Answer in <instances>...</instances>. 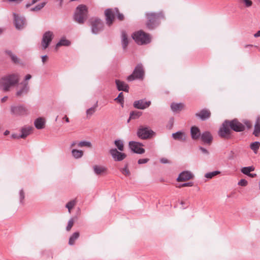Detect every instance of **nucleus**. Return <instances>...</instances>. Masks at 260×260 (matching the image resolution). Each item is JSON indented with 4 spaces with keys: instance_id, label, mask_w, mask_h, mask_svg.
<instances>
[{
    "instance_id": "f3484780",
    "label": "nucleus",
    "mask_w": 260,
    "mask_h": 260,
    "mask_svg": "<svg viewBox=\"0 0 260 260\" xmlns=\"http://www.w3.org/2000/svg\"><path fill=\"white\" fill-rule=\"evenodd\" d=\"M14 24L17 29H21L25 24V19L23 17L20 16L16 13H13Z\"/></svg>"
},
{
    "instance_id": "ea45409f",
    "label": "nucleus",
    "mask_w": 260,
    "mask_h": 260,
    "mask_svg": "<svg viewBox=\"0 0 260 260\" xmlns=\"http://www.w3.org/2000/svg\"><path fill=\"white\" fill-rule=\"evenodd\" d=\"M76 204V200H73L69 202L66 205V207L68 208L69 212L71 213V209L75 206Z\"/></svg>"
},
{
    "instance_id": "9d476101",
    "label": "nucleus",
    "mask_w": 260,
    "mask_h": 260,
    "mask_svg": "<svg viewBox=\"0 0 260 260\" xmlns=\"http://www.w3.org/2000/svg\"><path fill=\"white\" fill-rule=\"evenodd\" d=\"M228 122L231 131L236 132H242L245 129V125L237 119H234L232 120H228Z\"/></svg>"
},
{
    "instance_id": "f03ea898",
    "label": "nucleus",
    "mask_w": 260,
    "mask_h": 260,
    "mask_svg": "<svg viewBox=\"0 0 260 260\" xmlns=\"http://www.w3.org/2000/svg\"><path fill=\"white\" fill-rule=\"evenodd\" d=\"M145 16L147 19L146 26L150 30L158 26L160 23V20L165 18L162 12H148L145 14Z\"/></svg>"
},
{
    "instance_id": "bb28decb",
    "label": "nucleus",
    "mask_w": 260,
    "mask_h": 260,
    "mask_svg": "<svg viewBox=\"0 0 260 260\" xmlns=\"http://www.w3.org/2000/svg\"><path fill=\"white\" fill-rule=\"evenodd\" d=\"M121 44L123 49H125L128 44L127 35L124 30L121 31Z\"/></svg>"
},
{
    "instance_id": "de8ad7c7",
    "label": "nucleus",
    "mask_w": 260,
    "mask_h": 260,
    "mask_svg": "<svg viewBox=\"0 0 260 260\" xmlns=\"http://www.w3.org/2000/svg\"><path fill=\"white\" fill-rule=\"evenodd\" d=\"M243 123L245 125L247 129H249L252 127V124L250 121L247 120H244L243 121Z\"/></svg>"
},
{
    "instance_id": "8fccbe9b",
    "label": "nucleus",
    "mask_w": 260,
    "mask_h": 260,
    "mask_svg": "<svg viewBox=\"0 0 260 260\" xmlns=\"http://www.w3.org/2000/svg\"><path fill=\"white\" fill-rule=\"evenodd\" d=\"M199 149L201 150L202 153L205 155H208L209 154V151L205 148L200 146L199 147Z\"/></svg>"
},
{
    "instance_id": "e433bc0d",
    "label": "nucleus",
    "mask_w": 260,
    "mask_h": 260,
    "mask_svg": "<svg viewBox=\"0 0 260 260\" xmlns=\"http://www.w3.org/2000/svg\"><path fill=\"white\" fill-rule=\"evenodd\" d=\"M72 154L75 158L77 159L81 158L83 156V152L81 150L73 149L72 151Z\"/></svg>"
},
{
    "instance_id": "473e14b6",
    "label": "nucleus",
    "mask_w": 260,
    "mask_h": 260,
    "mask_svg": "<svg viewBox=\"0 0 260 260\" xmlns=\"http://www.w3.org/2000/svg\"><path fill=\"white\" fill-rule=\"evenodd\" d=\"M254 170V167L252 166L249 167H243L241 169V172L248 176L251 172H252Z\"/></svg>"
},
{
    "instance_id": "7c9ffc66",
    "label": "nucleus",
    "mask_w": 260,
    "mask_h": 260,
    "mask_svg": "<svg viewBox=\"0 0 260 260\" xmlns=\"http://www.w3.org/2000/svg\"><path fill=\"white\" fill-rule=\"evenodd\" d=\"M79 232H78L74 233L69 238V244L70 245H73L76 240L79 237Z\"/></svg>"
},
{
    "instance_id": "f257e3e1",
    "label": "nucleus",
    "mask_w": 260,
    "mask_h": 260,
    "mask_svg": "<svg viewBox=\"0 0 260 260\" xmlns=\"http://www.w3.org/2000/svg\"><path fill=\"white\" fill-rule=\"evenodd\" d=\"M18 73L8 74L0 78V89L4 92L10 91L11 88L17 85L19 82Z\"/></svg>"
},
{
    "instance_id": "680f3d73",
    "label": "nucleus",
    "mask_w": 260,
    "mask_h": 260,
    "mask_svg": "<svg viewBox=\"0 0 260 260\" xmlns=\"http://www.w3.org/2000/svg\"><path fill=\"white\" fill-rule=\"evenodd\" d=\"M47 58H48V57H47V56L46 55L42 56V62L43 63H44L46 61V60L47 59Z\"/></svg>"
},
{
    "instance_id": "a18cd8bd",
    "label": "nucleus",
    "mask_w": 260,
    "mask_h": 260,
    "mask_svg": "<svg viewBox=\"0 0 260 260\" xmlns=\"http://www.w3.org/2000/svg\"><path fill=\"white\" fill-rule=\"evenodd\" d=\"M74 223V221L73 220V218H71L68 223V225L66 227V230L67 231H70L71 229H72V226H73Z\"/></svg>"
},
{
    "instance_id": "a19ab883",
    "label": "nucleus",
    "mask_w": 260,
    "mask_h": 260,
    "mask_svg": "<svg viewBox=\"0 0 260 260\" xmlns=\"http://www.w3.org/2000/svg\"><path fill=\"white\" fill-rule=\"evenodd\" d=\"M220 172L218 171H215L211 172H208L205 174V177L208 179H211L214 176L220 174Z\"/></svg>"
},
{
    "instance_id": "20e7f679",
    "label": "nucleus",
    "mask_w": 260,
    "mask_h": 260,
    "mask_svg": "<svg viewBox=\"0 0 260 260\" xmlns=\"http://www.w3.org/2000/svg\"><path fill=\"white\" fill-rule=\"evenodd\" d=\"M132 38L138 45L147 44L151 41L149 35L142 30L133 33Z\"/></svg>"
},
{
    "instance_id": "603ef678",
    "label": "nucleus",
    "mask_w": 260,
    "mask_h": 260,
    "mask_svg": "<svg viewBox=\"0 0 260 260\" xmlns=\"http://www.w3.org/2000/svg\"><path fill=\"white\" fill-rule=\"evenodd\" d=\"M149 160V159L148 158H142V159H139L138 161V163L139 164H146L147 163L148 161Z\"/></svg>"
},
{
    "instance_id": "f8f14e48",
    "label": "nucleus",
    "mask_w": 260,
    "mask_h": 260,
    "mask_svg": "<svg viewBox=\"0 0 260 260\" xmlns=\"http://www.w3.org/2000/svg\"><path fill=\"white\" fill-rule=\"evenodd\" d=\"M53 38V34L51 31H46L43 35L41 45L42 49H46L49 45Z\"/></svg>"
},
{
    "instance_id": "0e129e2a",
    "label": "nucleus",
    "mask_w": 260,
    "mask_h": 260,
    "mask_svg": "<svg viewBox=\"0 0 260 260\" xmlns=\"http://www.w3.org/2000/svg\"><path fill=\"white\" fill-rule=\"evenodd\" d=\"M254 37L255 38H257V37H260V30H258L256 33H255L254 35Z\"/></svg>"
},
{
    "instance_id": "6e6552de",
    "label": "nucleus",
    "mask_w": 260,
    "mask_h": 260,
    "mask_svg": "<svg viewBox=\"0 0 260 260\" xmlns=\"http://www.w3.org/2000/svg\"><path fill=\"white\" fill-rule=\"evenodd\" d=\"M29 86L27 82H21L16 88L15 96L21 98L26 95L29 91Z\"/></svg>"
},
{
    "instance_id": "79ce46f5",
    "label": "nucleus",
    "mask_w": 260,
    "mask_h": 260,
    "mask_svg": "<svg viewBox=\"0 0 260 260\" xmlns=\"http://www.w3.org/2000/svg\"><path fill=\"white\" fill-rule=\"evenodd\" d=\"M114 10L117 19L120 21L123 20L124 19V15L119 12L118 9L117 8H115Z\"/></svg>"
},
{
    "instance_id": "9b49d317",
    "label": "nucleus",
    "mask_w": 260,
    "mask_h": 260,
    "mask_svg": "<svg viewBox=\"0 0 260 260\" xmlns=\"http://www.w3.org/2000/svg\"><path fill=\"white\" fill-rule=\"evenodd\" d=\"M11 113L15 116L26 115L28 114V110L22 105L12 106L11 107Z\"/></svg>"
},
{
    "instance_id": "72a5a7b5",
    "label": "nucleus",
    "mask_w": 260,
    "mask_h": 260,
    "mask_svg": "<svg viewBox=\"0 0 260 260\" xmlns=\"http://www.w3.org/2000/svg\"><path fill=\"white\" fill-rule=\"evenodd\" d=\"M71 44V42L70 41L66 39H61L56 44V47H58L61 46H69Z\"/></svg>"
},
{
    "instance_id": "13d9d810",
    "label": "nucleus",
    "mask_w": 260,
    "mask_h": 260,
    "mask_svg": "<svg viewBox=\"0 0 260 260\" xmlns=\"http://www.w3.org/2000/svg\"><path fill=\"white\" fill-rule=\"evenodd\" d=\"M160 161L162 163V164H167V163H168L169 162V160L167 159V158H162L160 159Z\"/></svg>"
},
{
    "instance_id": "5701e85b",
    "label": "nucleus",
    "mask_w": 260,
    "mask_h": 260,
    "mask_svg": "<svg viewBox=\"0 0 260 260\" xmlns=\"http://www.w3.org/2000/svg\"><path fill=\"white\" fill-rule=\"evenodd\" d=\"M94 173L96 175H102L107 172V168L104 166L95 165L93 167Z\"/></svg>"
},
{
    "instance_id": "09e8293b",
    "label": "nucleus",
    "mask_w": 260,
    "mask_h": 260,
    "mask_svg": "<svg viewBox=\"0 0 260 260\" xmlns=\"http://www.w3.org/2000/svg\"><path fill=\"white\" fill-rule=\"evenodd\" d=\"M248 184V182L247 180H246L245 179H241L238 184L239 185H240V186H246Z\"/></svg>"
},
{
    "instance_id": "dca6fc26",
    "label": "nucleus",
    "mask_w": 260,
    "mask_h": 260,
    "mask_svg": "<svg viewBox=\"0 0 260 260\" xmlns=\"http://www.w3.org/2000/svg\"><path fill=\"white\" fill-rule=\"evenodd\" d=\"M151 101H146L145 99H141L137 101H135L133 103V106L134 108L144 110L148 108L151 105Z\"/></svg>"
},
{
    "instance_id": "393cba45",
    "label": "nucleus",
    "mask_w": 260,
    "mask_h": 260,
    "mask_svg": "<svg viewBox=\"0 0 260 260\" xmlns=\"http://www.w3.org/2000/svg\"><path fill=\"white\" fill-rule=\"evenodd\" d=\"M32 128L31 126H24L22 127L21 129V134L19 135V137L22 139L25 138L30 134Z\"/></svg>"
},
{
    "instance_id": "c03bdc74",
    "label": "nucleus",
    "mask_w": 260,
    "mask_h": 260,
    "mask_svg": "<svg viewBox=\"0 0 260 260\" xmlns=\"http://www.w3.org/2000/svg\"><path fill=\"white\" fill-rule=\"evenodd\" d=\"M78 146L80 147L84 146L90 147L91 146V144L90 142L83 141L79 143Z\"/></svg>"
},
{
    "instance_id": "2eb2a0df",
    "label": "nucleus",
    "mask_w": 260,
    "mask_h": 260,
    "mask_svg": "<svg viewBox=\"0 0 260 260\" xmlns=\"http://www.w3.org/2000/svg\"><path fill=\"white\" fill-rule=\"evenodd\" d=\"M109 152L113 159L116 161H122L126 157V155L124 153L118 151L116 148L111 149Z\"/></svg>"
},
{
    "instance_id": "5fc2aeb1",
    "label": "nucleus",
    "mask_w": 260,
    "mask_h": 260,
    "mask_svg": "<svg viewBox=\"0 0 260 260\" xmlns=\"http://www.w3.org/2000/svg\"><path fill=\"white\" fill-rule=\"evenodd\" d=\"M10 57L14 62L16 63L18 62L17 57L14 54L11 56H10Z\"/></svg>"
},
{
    "instance_id": "4468645a",
    "label": "nucleus",
    "mask_w": 260,
    "mask_h": 260,
    "mask_svg": "<svg viewBox=\"0 0 260 260\" xmlns=\"http://www.w3.org/2000/svg\"><path fill=\"white\" fill-rule=\"evenodd\" d=\"M105 19L106 24L110 26L113 23L115 19V10L114 9H107L105 11Z\"/></svg>"
},
{
    "instance_id": "bf43d9fd",
    "label": "nucleus",
    "mask_w": 260,
    "mask_h": 260,
    "mask_svg": "<svg viewBox=\"0 0 260 260\" xmlns=\"http://www.w3.org/2000/svg\"><path fill=\"white\" fill-rule=\"evenodd\" d=\"M31 78V76L30 74H27L25 76L24 81L23 82H27V80Z\"/></svg>"
},
{
    "instance_id": "2f4dec72",
    "label": "nucleus",
    "mask_w": 260,
    "mask_h": 260,
    "mask_svg": "<svg viewBox=\"0 0 260 260\" xmlns=\"http://www.w3.org/2000/svg\"><path fill=\"white\" fill-rule=\"evenodd\" d=\"M98 101L95 103L94 106L86 110V115L87 117H90L92 116L96 111V108L98 107Z\"/></svg>"
},
{
    "instance_id": "ddd939ff",
    "label": "nucleus",
    "mask_w": 260,
    "mask_h": 260,
    "mask_svg": "<svg viewBox=\"0 0 260 260\" xmlns=\"http://www.w3.org/2000/svg\"><path fill=\"white\" fill-rule=\"evenodd\" d=\"M143 145L142 143L135 141H130L129 142V147L131 150L135 153L143 154L145 150L142 148Z\"/></svg>"
},
{
    "instance_id": "c85d7f7f",
    "label": "nucleus",
    "mask_w": 260,
    "mask_h": 260,
    "mask_svg": "<svg viewBox=\"0 0 260 260\" xmlns=\"http://www.w3.org/2000/svg\"><path fill=\"white\" fill-rule=\"evenodd\" d=\"M260 134V118L257 117L254 125V131L253 135L255 137L259 136Z\"/></svg>"
},
{
    "instance_id": "f704fd0d",
    "label": "nucleus",
    "mask_w": 260,
    "mask_h": 260,
    "mask_svg": "<svg viewBox=\"0 0 260 260\" xmlns=\"http://www.w3.org/2000/svg\"><path fill=\"white\" fill-rule=\"evenodd\" d=\"M47 3V1L43 2L38 5H37L34 7H32L30 9L31 11H38L41 10L43 8L45 7V6Z\"/></svg>"
},
{
    "instance_id": "4c0bfd02",
    "label": "nucleus",
    "mask_w": 260,
    "mask_h": 260,
    "mask_svg": "<svg viewBox=\"0 0 260 260\" xmlns=\"http://www.w3.org/2000/svg\"><path fill=\"white\" fill-rule=\"evenodd\" d=\"M115 101L120 103L121 107L123 108L124 105V96L122 92L119 93L118 96L114 99Z\"/></svg>"
},
{
    "instance_id": "6e6d98bb",
    "label": "nucleus",
    "mask_w": 260,
    "mask_h": 260,
    "mask_svg": "<svg viewBox=\"0 0 260 260\" xmlns=\"http://www.w3.org/2000/svg\"><path fill=\"white\" fill-rule=\"evenodd\" d=\"M40 0H32L31 1V4H26V8H28L29 7V6H30L31 5L36 3L37 2L40 1Z\"/></svg>"
},
{
    "instance_id": "412c9836",
    "label": "nucleus",
    "mask_w": 260,
    "mask_h": 260,
    "mask_svg": "<svg viewBox=\"0 0 260 260\" xmlns=\"http://www.w3.org/2000/svg\"><path fill=\"white\" fill-rule=\"evenodd\" d=\"M202 141L207 144H210L213 140V137L209 132H203L200 136Z\"/></svg>"
},
{
    "instance_id": "c756f323",
    "label": "nucleus",
    "mask_w": 260,
    "mask_h": 260,
    "mask_svg": "<svg viewBox=\"0 0 260 260\" xmlns=\"http://www.w3.org/2000/svg\"><path fill=\"white\" fill-rule=\"evenodd\" d=\"M142 115V112L138 111H133L130 112L129 117L127 120L128 123L131 119H136L139 118Z\"/></svg>"
},
{
    "instance_id": "864d4df0",
    "label": "nucleus",
    "mask_w": 260,
    "mask_h": 260,
    "mask_svg": "<svg viewBox=\"0 0 260 260\" xmlns=\"http://www.w3.org/2000/svg\"><path fill=\"white\" fill-rule=\"evenodd\" d=\"M192 185H193V183L190 182L184 183L179 185V187H185V186H192Z\"/></svg>"
},
{
    "instance_id": "e2e57ef3",
    "label": "nucleus",
    "mask_w": 260,
    "mask_h": 260,
    "mask_svg": "<svg viewBox=\"0 0 260 260\" xmlns=\"http://www.w3.org/2000/svg\"><path fill=\"white\" fill-rule=\"evenodd\" d=\"M8 97L7 96H4L2 99H1V101L2 103H4V102H5L7 99H8Z\"/></svg>"
},
{
    "instance_id": "423d86ee",
    "label": "nucleus",
    "mask_w": 260,
    "mask_h": 260,
    "mask_svg": "<svg viewBox=\"0 0 260 260\" xmlns=\"http://www.w3.org/2000/svg\"><path fill=\"white\" fill-rule=\"evenodd\" d=\"M232 132L229 125L228 120H225L220 127L218 135L222 139L229 140L232 138Z\"/></svg>"
},
{
    "instance_id": "b1692460",
    "label": "nucleus",
    "mask_w": 260,
    "mask_h": 260,
    "mask_svg": "<svg viewBox=\"0 0 260 260\" xmlns=\"http://www.w3.org/2000/svg\"><path fill=\"white\" fill-rule=\"evenodd\" d=\"M174 140L180 141H185L186 140V136L184 132L178 131L175 133H173L172 135Z\"/></svg>"
},
{
    "instance_id": "7ed1b4c3",
    "label": "nucleus",
    "mask_w": 260,
    "mask_h": 260,
    "mask_svg": "<svg viewBox=\"0 0 260 260\" xmlns=\"http://www.w3.org/2000/svg\"><path fill=\"white\" fill-rule=\"evenodd\" d=\"M87 13L86 6L84 5H80L76 8L74 19L78 23L83 24L87 18Z\"/></svg>"
},
{
    "instance_id": "49530a36",
    "label": "nucleus",
    "mask_w": 260,
    "mask_h": 260,
    "mask_svg": "<svg viewBox=\"0 0 260 260\" xmlns=\"http://www.w3.org/2000/svg\"><path fill=\"white\" fill-rule=\"evenodd\" d=\"M25 198V194L24 191L22 189H21L19 191V198H20V202L21 204L23 203V200Z\"/></svg>"
},
{
    "instance_id": "aec40b11",
    "label": "nucleus",
    "mask_w": 260,
    "mask_h": 260,
    "mask_svg": "<svg viewBox=\"0 0 260 260\" xmlns=\"http://www.w3.org/2000/svg\"><path fill=\"white\" fill-rule=\"evenodd\" d=\"M115 83L117 86V88L119 91H123L125 92H128L129 86L123 81H121L119 80H116Z\"/></svg>"
},
{
    "instance_id": "c9c22d12",
    "label": "nucleus",
    "mask_w": 260,
    "mask_h": 260,
    "mask_svg": "<svg viewBox=\"0 0 260 260\" xmlns=\"http://www.w3.org/2000/svg\"><path fill=\"white\" fill-rule=\"evenodd\" d=\"M260 147V143L259 142L256 141L251 143L250 145V149L253 151L254 153H257V150H258Z\"/></svg>"
},
{
    "instance_id": "58836bf2",
    "label": "nucleus",
    "mask_w": 260,
    "mask_h": 260,
    "mask_svg": "<svg viewBox=\"0 0 260 260\" xmlns=\"http://www.w3.org/2000/svg\"><path fill=\"white\" fill-rule=\"evenodd\" d=\"M114 144L119 151H123L124 146L122 141H121L120 140H116L114 141Z\"/></svg>"
},
{
    "instance_id": "4d7b16f0",
    "label": "nucleus",
    "mask_w": 260,
    "mask_h": 260,
    "mask_svg": "<svg viewBox=\"0 0 260 260\" xmlns=\"http://www.w3.org/2000/svg\"><path fill=\"white\" fill-rule=\"evenodd\" d=\"M11 138L13 139H17L21 138V137H19V135H18L16 134H12L11 135Z\"/></svg>"
},
{
    "instance_id": "a211bd4d",
    "label": "nucleus",
    "mask_w": 260,
    "mask_h": 260,
    "mask_svg": "<svg viewBox=\"0 0 260 260\" xmlns=\"http://www.w3.org/2000/svg\"><path fill=\"white\" fill-rule=\"evenodd\" d=\"M193 177V175L189 171H183L178 176L177 178L178 181H185L191 179Z\"/></svg>"
},
{
    "instance_id": "052dcab7",
    "label": "nucleus",
    "mask_w": 260,
    "mask_h": 260,
    "mask_svg": "<svg viewBox=\"0 0 260 260\" xmlns=\"http://www.w3.org/2000/svg\"><path fill=\"white\" fill-rule=\"evenodd\" d=\"M5 53L8 54V55L10 56H11L13 53H12V52L11 51V50H7L5 51Z\"/></svg>"
},
{
    "instance_id": "39448f33",
    "label": "nucleus",
    "mask_w": 260,
    "mask_h": 260,
    "mask_svg": "<svg viewBox=\"0 0 260 260\" xmlns=\"http://www.w3.org/2000/svg\"><path fill=\"white\" fill-rule=\"evenodd\" d=\"M145 75V71L141 63L138 64L135 68L133 73L129 75L126 79L131 82L136 79L143 80Z\"/></svg>"
},
{
    "instance_id": "69168bd1",
    "label": "nucleus",
    "mask_w": 260,
    "mask_h": 260,
    "mask_svg": "<svg viewBox=\"0 0 260 260\" xmlns=\"http://www.w3.org/2000/svg\"><path fill=\"white\" fill-rule=\"evenodd\" d=\"M248 176H249V177H250L251 178H254V177H255L256 176V174L250 173V174L248 175Z\"/></svg>"
},
{
    "instance_id": "37998d69",
    "label": "nucleus",
    "mask_w": 260,
    "mask_h": 260,
    "mask_svg": "<svg viewBox=\"0 0 260 260\" xmlns=\"http://www.w3.org/2000/svg\"><path fill=\"white\" fill-rule=\"evenodd\" d=\"M128 165L126 164L123 168L120 169V172L124 175L128 176L130 175V172L128 169Z\"/></svg>"
},
{
    "instance_id": "338daca9",
    "label": "nucleus",
    "mask_w": 260,
    "mask_h": 260,
    "mask_svg": "<svg viewBox=\"0 0 260 260\" xmlns=\"http://www.w3.org/2000/svg\"><path fill=\"white\" fill-rule=\"evenodd\" d=\"M63 119H65V121L67 122H69L70 121H69V118L67 116H65L64 117H63Z\"/></svg>"
},
{
    "instance_id": "774afa93",
    "label": "nucleus",
    "mask_w": 260,
    "mask_h": 260,
    "mask_svg": "<svg viewBox=\"0 0 260 260\" xmlns=\"http://www.w3.org/2000/svg\"><path fill=\"white\" fill-rule=\"evenodd\" d=\"M9 134H10V132H9L8 130H6V131L4 132V135H5V136H7V135H8Z\"/></svg>"
},
{
    "instance_id": "a878e982",
    "label": "nucleus",
    "mask_w": 260,
    "mask_h": 260,
    "mask_svg": "<svg viewBox=\"0 0 260 260\" xmlns=\"http://www.w3.org/2000/svg\"><path fill=\"white\" fill-rule=\"evenodd\" d=\"M45 123V121L44 119L41 117H39L35 120L34 124L37 129H41L44 127Z\"/></svg>"
},
{
    "instance_id": "0eeeda50",
    "label": "nucleus",
    "mask_w": 260,
    "mask_h": 260,
    "mask_svg": "<svg viewBox=\"0 0 260 260\" xmlns=\"http://www.w3.org/2000/svg\"><path fill=\"white\" fill-rule=\"evenodd\" d=\"M89 22L93 34L96 35L103 30L104 23L101 19L97 17L92 18Z\"/></svg>"
},
{
    "instance_id": "4be33fe9",
    "label": "nucleus",
    "mask_w": 260,
    "mask_h": 260,
    "mask_svg": "<svg viewBox=\"0 0 260 260\" xmlns=\"http://www.w3.org/2000/svg\"><path fill=\"white\" fill-rule=\"evenodd\" d=\"M190 134L191 138L193 140L198 139L201 135L200 129L196 126H193L191 127Z\"/></svg>"
},
{
    "instance_id": "cd10ccee",
    "label": "nucleus",
    "mask_w": 260,
    "mask_h": 260,
    "mask_svg": "<svg viewBox=\"0 0 260 260\" xmlns=\"http://www.w3.org/2000/svg\"><path fill=\"white\" fill-rule=\"evenodd\" d=\"M184 107V105L183 103H173L171 105V108L172 110L174 112H177L181 111Z\"/></svg>"
},
{
    "instance_id": "6ab92c4d",
    "label": "nucleus",
    "mask_w": 260,
    "mask_h": 260,
    "mask_svg": "<svg viewBox=\"0 0 260 260\" xmlns=\"http://www.w3.org/2000/svg\"><path fill=\"white\" fill-rule=\"evenodd\" d=\"M210 115V112L206 109L202 110L200 113H196V116L200 118L202 120H205L208 119Z\"/></svg>"
},
{
    "instance_id": "1a4fd4ad",
    "label": "nucleus",
    "mask_w": 260,
    "mask_h": 260,
    "mask_svg": "<svg viewBox=\"0 0 260 260\" xmlns=\"http://www.w3.org/2000/svg\"><path fill=\"white\" fill-rule=\"evenodd\" d=\"M137 134L139 138L145 140L150 138L153 135H154V133L148 127L141 126L138 129Z\"/></svg>"
},
{
    "instance_id": "3c124183",
    "label": "nucleus",
    "mask_w": 260,
    "mask_h": 260,
    "mask_svg": "<svg viewBox=\"0 0 260 260\" xmlns=\"http://www.w3.org/2000/svg\"><path fill=\"white\" fill-rule=\"evenodd\" d=\"M244 3L246 7H250L252 6V2L250 0H242Z\"/></svg>"
}]
</instances>
